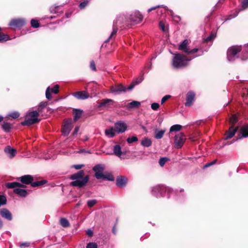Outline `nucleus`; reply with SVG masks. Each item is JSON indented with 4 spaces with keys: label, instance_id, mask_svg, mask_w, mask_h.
<instances>
[{
    "label": "nucleus",
    "instance_id": "1",
    "mask_svg": "<svg viewBox=\"0 0 248 248\" xmlns=\"http://www.w3.org/2000/svg\"><path fill=\"white\" fill-rule=\"evenodd\" d=\"M84 171L79 170L76 173L71 176L70 179L74 180L71 183V186H78L81 187L84 186L89 180V176L83 177Z\"/></svg>",
    "mask_w": 248,
    "mask_h": 248
},
{
    "label": "nucleus",
    "instance_id": "2",
    "mask_svg": "<svg viewBox=\"0 0 248 248\" xmlns=\"http://www.w3.org/2000/svg\"><path fill=\"white\" fill-rule=\"evenodd\" d=\"M191 59H187L184 55L176 54L172 61V65L176 68H180L187 65L188 62Z\"/></svg>",
    "mask_w": 248,
    "mask_h": 248
},
{
    "label": "nucleus",
    "instance_id": "3",
    "mask_svg": "<svg viewBox=\"0 0 248 248\" xmlns=\"http://www.w3.org/2000/svg\"><path fill=\"white\" fill-rule=\"evenodd\" d=\"M38 116L39 113L37 111H31L26 115L25 121L21 124L23 125H30L35 124L39 121Z\"/></svg>",
    "mask_w": 248,
    "mask_h": 248
},
{
    "label": "nucleus",
    "instance_id": "4",
    "mask_svg": "<svg viewBox=\"0 0 248 248\" xmlns=\"http://www.w3.org/2000/svg\"><path fill=\"white\" fill-rule=\"evenodd\" d=\"M241 46H233L230 47L227 52V58L230 62L233 61L235 59L236 54L241 51Z\"/></svg>",
    "mask_w": 248,
    "mask_h": 248
},
{
    "label": "nucleus",
    "instance_id": "5",
    "mask_svg": "<svg viewBox=\"0 0 248 248\" xmlns=\"http://www.w3.org/2000/svg\"><path fill=\"white\" fill-rule=\"evenodd\" d=\"M134 85H131L126 88L122 85H118L114 86H112L110 88V92L115 94H119L123 92H125L127 90H131L133 88Z\"/></svg>",
    "mask_w": 248,
    "mask_h": 248
},
{
    "label": "nucleus",
    "instance_id": "6",
    "mask_svg": "<svg viewBox=\"0 0 248 248\" xmlns=\"http://www.w3.org/2000/svg\"><path fill=\"white\" fill-rule=\"evenodd\" d=\"M188 41L186 39L179 45V49L187 54H194L198 50V48H194L190 50L188 46Z\"/></svg>",
    "mask_w": 248,
    "mask_h": 248
},
{
    "label": "nucleus",
    "instance_id": "7",
    "mask_svg": "<svg viewBox=\"0 0 248 248\" xmlns=\"http://www.w3.org/2000/svg\"><path fill=\"white\" fill-rule=\"evenodd\" d=\"M186 137L183 133H180L175 136L174 144L177 148H180L186 140Z\"/></svg>",
    "mask_w": 248,
    "mask_h": 248
},
{
    "label": "nucleus",
    "instance_id": "8",
    "mask_svg": "<svg viewBox=\"0 0 248 248\" xmlns=\"http://www.w3.org/2000/svg\"><path fill=\"white\" fill-rule=\"evenodd\" d=\"M73 127V125L71 119L65 120L62 130L63 134L65 136L68 135L70 133Z\"/></svg>",
    "mask_w": 248,
    "mask_h": 248
},
{
    "label": "nucleus",
    "instance_id": "9",
    "mask_svg": "<svg viewBox=\"0 0 248 248\" xmlns=\"http://www.w3.org/2000/svg\"><path fill=\"white\" fill-rule=\"evenodd\" d=\"M105 170V166L101 164H99L95 166L93 168V170L95 171V176L97 179H100L103 178L104 174H103V170Z\"/></svg>",
    "mask_w": 248,
    "mask_h": 248
},
{
    "label": "nucleus",
    "instance_id": "10",
    "mask_svg": "<svg viewBox=\"0 0 248 248\" xmlns=\"http://www.w3.org/2000/svg\"><path fill=\"white\" fill-rule=\"evenodd\" d=\"M127 127L126 124L122 121L116 123L114 126V128L117 133H124L126 131Z\"/></svg>",
    "mask_w": 248,
    "mask_h": 248
},
{
    "label": "nucleus",
    "instance_id": "11",
    "mask_svg": "<svg viewBox=\"0 0 248 248\" xmlns=\"http://www.w3.org/2000/svg\"><path fill=\"white\" fill-rule=\"evenodd\" d=\"M73 96L78 99L84 100L89 97V94L86 91H79L74 93Z\"/></svg>",
    "mask_w": 248,
    "mask_h": 248
},
{
    "label": "nucleus",
    "instance_id": "12",
    "mask_svg": "<svg viewBox=\"0 0 248 248\" xmlns=\"http://www.w3.org/2000/svg\"><path fill=\"white\" fill-rule=\"evenodd\" d=\"M195 93L192 92H189L186 94V102L185 106L186 107L191 106L194 100Z\"/></svg>",
    "mask_w": 248,
    "mask_h": 248
},
{
    "label": "nucleus",
    "instance_id": "13",
    "mask_svg": "<svg viewBox=\"0 0 248 248\" xmlns=\"http://www.w3.org/2000/svg\"><path fill=\"white\" fill-rule=\"evenodd\" d=\"M113 100L110 99H103L100 102L99 107L109 108L111 107V106L113 105Z\"/></svg>",
    "mask_w": 248,
    "mask_h": 248
},
{
    "label": "nucleus",
    "instance_id": "14",
    "mask_svg": "<svg viewBox=\"0 0 248 248\" xmlns=\"http://www.w3.org/2000/svg\"><path fill=\"white\" fill-rule=\"evenodd\" d=\"M0 214L1 216L8 220L12 219V215L11 213L6 208H2L0 210Z\"/></svg>",
    "mask_w": 248,
    "mask_h": 248
},
{
    "label": "nucleus",
    "instance_id": "15",
    "mask_svg": "<svg viewBox=\"0 0 248 248\" xmlns=\"http://www.w3.org/2000/svg\"><path fill=\"white\" fill-rule=\"evenodd\" d=\"M25 23L24 20L22 19H14L12 20L10 23L9 26L11 27H20L23 26Z\"/></svg>",
    "mask_w": 248,
    "mask_h": 248
},
{
    "label": "nucleus",
    "instance_id": "16",
    "mask_svg": "<svg viewBox=\"0 0 248 248\" xmlns=\"http://www.w3.org/2000/svg\"><path fill=\"white\" fill-rule=\"evenodd\" d=\"M143 16L139 12H135L131 16V20L136 24L142 20Z\"/></svg>",
    "mask_w": 248,
    "mask_h": 248
},
{
    "label": "nucleus",
    "instance_id": "17",
    "mask_svg": "<svg viewBox=\"0 0 248 248\" xmlns=\"http://www.w3.org/2000/svg\"><path fill=\"white\" fill-rule=\"evenodd\" d=\"M127 178L124 176H119L116 178V185L119 187L124 186L127 183Z\"/></svg>",
    "mask_w": 248,
    "mask_h": 248
},
{
    "label": "nucleus",
    "instance_id": "18",
    "mask_svg": "<svg viewBox=\"0 0 248 248\" xmlns=\"http://www.w3.org/2000/svg\"><path fill=\"white\" fill-rule=\"evenodd\" d=\"M237 129H238L237 127L234 128L233 126L232 125L230 127L229 130L226 132V134H225L226 137H225V139L227 140V139L232 138L235 134L237 130Z\"/></svg>",
    "mask_w": 248,
    "mask_h": 248
},
{
    "label": "nucleus",
    "instance_id": "19",
    "mask_svg": "<svg viewBox=\"0 0 248 248\" xmlns=\"http://www.w3.org/2000/svg\"><path fill=\"white\" fill-rule=\"evenodd\" d=\"M21 182L23 184L28 185L31 183L33 181V178L31 175H25L20 178Z\"/></svg>",
    "mask_w": 248,
    "mask_h": 248
},
{
    "label": "nucleus",
    "instance_id": "20",
    "mask_svg": "<svg viewBox=\"0 0 248 248\" xmlns=\"http://www.w3.org/2000/svg\"><path fill=\"white\" fill-rule=\"evenodd\" d=\"M4 151L10 158L14 157L16 154V150L10 146L6 147Z\"/></svg>",
    "mask_w": 248,
    "mask_h": 248
},
{
    "label": "nucleus",
    "instance_id": "21",
    "mask_svg": "<svg viewBox=\"0 0 248 248\" xmlns=\"http://www.w3.org/2000/svg\"><path fill=\"white\" fill-rule=\"evenodd\" d=\"M116 131L112 127L107 129L105 130V135L108 138H111L115 136Z\"/></svg>",
    "mask_w": 248,
    "mask_h": 248
},
{
    "label": "nucleus",
    "instance_id": "22",
    "mask_svg": "<svg viewBox=\"0 0 248 248\" xmlns=\"http://www.w3.org/2000/svg\"><path fill=\"white\" fill-rule=\"evenodd\" d=\"M6 186L8 188H16L18 187H25L24 185L18 182L8 183L6 184Z\"/></svg>",
    "mask_w": 248,
    "mask_h": 248
},
{
    "label": "nucleus",
    "instance_id": "23",
    "mask_svg": "<svg viewBox=\"0 0 248 248\" xmlns=\"http://www.w3.org/2000/svg\"><path fill=\"white\" fill-rule=\"evenodd\" d=\"M73 116L74 120L75 122L77 121L79 118H80L82 114V110L78 109H73Z\"/></svg>",
    "mask_w": 248,
    "mask_h": 248
},
{
    "label": "nucleus",
    "instance_id": "24",
    "mask_svg": "<svg viewBox=\"0 0 248 248\" xmlns=\"http://www.w3.org/2000/svg\"><path fill=\"white\" fill-rule=\"evenodd\" d=\"M14 192L15 193L17 194L21 197H26L27 195V192L26 190L19 188H15Z\"/></svg>",
    "mask_w": 248,
    "mask_h": 248
},
{
    "label": "nucleus",
    "instance_id": "25",
    "mask_svg": "<svg viewBox=\"0 0 248 248\" xmlns=\"http://www.w3.org/2000/svg\"><path fill=\"white\" fill-rule=\"evenodd\" d=\"M113 151L114 154L118 157H120L122 155L121 146L118 144L113 147Z\"/></svg>",
    "mask_w": 248,
    "mask_h": 248
},
{
    "label": "nucleus",
    "instance_id": "26",
    "mask_svg": "<svg viewBox=\"0 0 248 248\" xmlns=\"http://www.w3.org/2000/svg\"><path fill=\"white\" fill-rule=\"evenodd\" d=\"M141 144L144 147H148L151 145L152 141L150 139L145 138L141 140Z\"/></svg>",
    "mask_w": 248,
    "mask_h": 248
},
{
    "label": "nucleus",
    "instance_id": "27",
    "mask_svg": "<svg viewBox=\"0 0 248 248\" xmlns=\"http://www.w3.org/2000/svg\"><path fill=\"white\" fill-rule=\"evenodd\" d=\"M243 60H246L248 58V44L245 45L243 50Z\"/></svg>",
    "mask_w": 248,
    "mask_h": 248
},
{
    "label": "nucleus",
    "instance_id": "28",
    "mask_svg": "<svg viewBox=\"0 0 248 248\" xmlns=\"http://www.w3.org/2000/svg\"><path fill=\"white\" fill-rule=\"evenodd\" d=\"M140 102L133 101L129 103L127 105V107L128 108H137L140 106Z\"/></svg>",
    "mask_w": 248,
    "mask_h": 248
},
{
    "label": "nucleus",
    "instance_id": "29",
    "mask_svg": "<svg viewBox=\"0 0 248 248\" xmlns=\"http://www.w3.org/2000/svg\"><path fill=\"white\" fill-rule=\"evenodd\" d=\"M165 132V130H161L159 131L156 130L155 131V138L156 139H161Z\"/></svg>",
    "mask_w": 248,
    "mask_h": 248
},
{
    "label": "nucleus",
    "instance_id": "30",
    "mask_svg": "<svg viewBox=\"0 0 248 248\" xmlns=\"http://www.w3.org/2000/svg\"><path fill=\"white\" fill-rule=\"evenodd\" d=\"M241 133L243 137L246 138L248 137V126H243L241 129Z\"/></svg>",
    "mask_w": 248,
    "mask_h": 248
},
{
    "label": "nucleus",
    "instance_id": "31",
    "mask_svg": "<svg viewBox=\"0 0 248 248\" xmlns=\"http://www.w3.org/2000/svg\"><path fill=\"white\" fill-rule=\"evenodd\" d=\"M119 20V19L118 18L114 22V24H117L118 22V21ZM117 31V28L116 27V25H113V31H112V32H111L109 38L108 39V40H109L112 36H113V35H115L116 32Z\"/></svg>",
    "mask_w": 248,
    "mask_h": 248
},
{
    "label": "nucleus",
    "instance_id": "32",
    "mask_svg": "<svg viewBox=\"0 0 248 248\" xmlns=\"http://www.w3.org/2000/svg\"><path fill=\"white\" fill-rule=\"evenodd\" d=\"M48 105V103L46 101H45V102H41L39 105H38V113L39 112H41L42 110L45 108Z\"/></svg>",
    "mask_w": 248,
    "mask_h": 248
},
{
    "label": "nucleus",
    "instance_id": "33",
    "mask_svg": "<svg viewBox=\"0 0 248 248\" xmlns=\"http://www.w3.org/2000/svg\"><path fill=\"white\" fill-rule=\"evenodd\" d=\"M182 126L181 125L179 124H175L172 126H171L170 129V132H174V131H178L181 129Z\"/></svg>",
    "mask_w": 248,
    "mask_h": 248
},
{
    "label": "nucleus",
    "instance_id": "34",
    "mask_svg": "<svg viewBox=\"0 0 248 248\" xmlns=\"http://www.w3.org/2000/svg\"><path fill=\"white\" fill-rule=\"evenodd\" d=\"M60 224L63 227H67L70 225L68 220L64 218H62L60 219Z\"/></svg>",
    "mask_w": 248,
    "mask_h": 248
},
{
    "label": "nucleus",
    "instance_id": "35",
    "mask_svg": "<svg viewBox=\"0 0 248 248\" xmlns=\"http://www.w3.org/2000/svg\"><path fill=\"white\" fill-rule=\"evenodd\" d=\"M2 127L4 130L9 132L12 127V125L9 123H5L2 124Z\"/></svg>",
    "mask_w": 248,
    "mask_h": 248
},
{
    "label": "nucleus",
    "instance_id": "36",
    "mask_svg": "<svg viewBox=\"0 0 248 248\" xmlns=\"http://www.w3.org/2000/svg\"><path fill=\"white\" fill-rule=\"evenodd\" d=\"M7 199L5 196L0 195V207L6 203Z\"/></svg>",
    "mask_w": 248,
    "mask_h": 248
},
{
    "label": "nucleus",
    "instance_id": "37",
    "mask_svg": "<svg viewBox=\"0 0 248 248\" xmlns=\"http://www.w3.org/2000/svg\"><path fill=\"white\" fill-rule=\"evenodd\" d=\"M237 122V117L235 115H232L230 119V124L233 126Z\"/></svg>",
    "mask_w": 248,
    "mask_h": 248
},
{
    "label": "nucleus",
    "instance_id": "38",
    "mask_svg": "<svg viewBox=\"0 0 248 248\" xmlns=\"http://www.w3.org/2000/svg\"><path fill=\"white\" fill-rule=\"evenodd\" d=\"M7 116L8 117H11L13 119H16L19 116V113L17 111H15L13 112H12L11 113H9Z\"/></svg>",
    "mask_w": 248,
    "mask_h": 248
},
{
    "label": "nucleus",
    "instance_id": "39",
    "mask_svg": "<svg viewBox=\"0 0 248 248\" xmlns=\"http://www.w3.org/2000/svg\"><path fill=\"white\" fill-rule=\"evenodd\" d=\"M169 160V159L167 157H162L159 159V164L160 166L163 167L165 165V163Z\"/></svg>",
    "mask_w": 248,
    "mask_h": 248
},
{
    "label": "nucleus",
    "instance_id": "40",
    "mask_svg": "<svg viewBox=\"0 0 248 248\" xmlns=\"http://www.w3.org/2000/svg\"><path fill=\"white\" fill-rule=\"evenodd\" d=\"M138 138L135 136H132L131 137H129L127 138V141L128 143H131L134 142L138 141Z\"/></svg>",
    "mask_w": 248,
    "mask_h": 248
},
{
    "label": "nucleus",
    "instance_id": "41",
    "mask_svg": "<svg viewBox=\"0 0 248 248\" xmlns=\"http://www.w3.org/2000/svg\"><path fill=\"white\" fill-rule=\"evenodd\" d=\"M31 25L32 27L36 28L39 26L38 21L35 19H32L31 22Z\"/></svg>",
    "mask_w": 248,
    "mask_h": 248
},
{
    "label": "nucleus",
    "instance_id": "42",
    "mask_svg": "<svg viewBox=\"0 0 248 248\" xmlns=\"http://www.w3.org/2000/svg\"><path fill=\"white\" fill-rule=\"evenodd\" d=\"M102 178L106 179L109 181H114V178L113 176L111 174H108L107 175H104Z\"/></svg>",
    "mask_w": 248,
    "mask_h": 248
},
{
    "label": "nucleus",
    "instance_id": "43",
    "mask_svg": "<svg viewBox=\"0 0 248 248\" xmlns=\"http://www.w3.org/2000/svg\"><path fill=\"white\" fill-rule=\"evenodd\" d=\"M45 183V181H37L31 183V186L33 187H36L41 186Z\"/></svg>",
    "mask_w": 248,
    "mask_h": 248
},
{
    "label": "nucleus",
    "instance_id": "44",
    "mask_svg": "<svg viewBox=\"0 0 248 248\" xmlns=\"http://www.w3.org/2000/svg\"><path fill=\"white\" fill-rule=\"evenodd\" d=\"M96 200H89V201H88L87 204H88V206L89 207H92L94 205H95L96 204Z\"/></svg>",
    "mask_w": 248,
    "mask_h": 248
},
{
    "label": "nucleus",
    "instance_id": "45",
    "mask_svg": "<svg viewBox=\"0 0 248 248\" xmlns=\"http://www.w3.org/2000/svg\"><path fill=\"white\" fill-rule=\"evenodd\" d=\"M49 90H50V88L49 87H48L46 90V98L48 99V100H50L52 98V96H51V95L50 93V91H49Z\"/></svg>",
    "mask_w": 248,
    "mask_h": 248
},
{
    "label": "nucleus",
    "instance_id": "46",
    "mask_svg": "<svg viewBox=\"0 0 248 248\" xmlns=\"http://www.w3.org/2000/svg\"><path fill=\"white\" fill-rule=\"evenodd\" d=\"M87 248H97V246L95 243H89L87 246Z\"/></svg>",
    "mask_w": 248,
    "mask_h": 248
},
{
    "label": "nucleus",
    "instance_id": "47",
    "mask_svg": "<svg viewBox=\"0 0 248 248\" xmlns=\"http://www.w3.org/2000/svg\"><path fill=\"white\" fill-rule=\"evenodd\" d=\"M51 92L56 94L59 92V85H56L54 87L51 89Z\"/></svg>",
    "mask_w": 248,
    "mask_h": 248
},
{
    "label": "nucleus",
    "instance_id": "48",
    "mask_svg": "<svg viewBox=\"0 0 248 248\" xmlns=\"http://www.w3.org/2000/svg\"><path fill=\"white\" fill-rule=\"evenodd\" d=\"M159 107V104L157 103H154L151 105V108L153 110H157Z\"/></svg>",
    "mask_w": 248,
    "mask_h": 248
},
{
    "label": "nucleus",
    "instance_id": "49",
    "mask_svg": "<svg viewBox=\"0 0 248 248\" xmlns=\"http://www.w3.org/2000/svg\"><path fill=\"white\" fill-rule=\"evenodd\" d=\"M216 37V34L214 33H212L210 36H209L207 38L205 39V41L206 42H208L212 39L215 38Z\"/></svg>",
    "mask_w": 248,
    "mask_h": 248
},
{
    "label": "nucleus",
    "instance_id": "50",
    "mask_svg": "<svg viewBox=\"0 0 248 248\" xmlns=\"http://www.w3.org/2000/svg\"><path fill=\"white\" fill-rule=\"evenodd\" d=\"M170 97V96L169 95H166L164 96L161 99V104H163L165 103L168 99H169Z\"/></svg>",
    "mask_w": 248,
    "mask_h": 248
},
{
    "label": "nucleus",
    "instance_id": "51",
    "mask_svg": "<svg viewBox=\"0 0 248 248\" xmlns=\"http://www.w3.org/2000/svg\"><path fill=\"white\" fill-rule=\"evenodd\" d=\"M248 7V0H244L242 2V7L245 9Z\"/></svg>",
    "mask_w": 248,
    "mask_h": 248
},
{
    "label": "nucleus",
    "instance_id": "52",
    "mask_svg": "<svg viewBox=\"0 0 248 248\" xmlns=\"http://www.w3.org/2000/svg\"><path fill=\"white\" fill-rule=\"evenodd\" d=\"M159 26H160L161 29L163 31H166V29L165 28V25H164V24L162 22H160V23H159Z\"/></svg>",
    "mask_w": 248,
    "mask_h": 248
},
{
    "label": "nucleus",
    "instance_id": "53",
    "mask_svg": "<svg viewBox=\"0 0 248 248\" xmlns=\"http://www.w3.org/2000/svg\"><path fill=\"white\" fill-rule=\"evenodd\" d=\"M90 67L93 70V71L96 70V67H95V63L93 61H92L91 62Z\"/></svg>",
    "mask_w": 248,
    "mask_h": 248
},
{
    "label": "nucleus",
    "instance_id": "54",
    "mask_svg": "<svg viewBox=\"0 0 248 248\" xmlns=\"http://www.w3.org/2000/svg\"><path fill=\"white\" fill-rule=\"evenodd\" d=\"M163 189V187L162 186L161 187L160 186H157L156 187H155L153 189V192H155V191H159V190H160L161 189Z\"/></svg>",
    "mask_w": 248,
    "mask_h": 248
},
{
    "label": "nucleus",
    "instance_id": "55",
    "mask_svg": "<svg viewBox=\"0 0 248 248\" xmlns=\"http://www.w3.org/2000/svg\"><path fill=\"white\" fill-rule=\"evenodd\" d=\"M86 233L89 236H92L93 234V232L91 229H88L86 231Z\"/></svg>",
    "mask_w": 248,
    "mask_h": 248
},
{
    "label": "nucleus",
    "instance_id": "56",
    "mask_svg": "<svg viewBox=\"0 0 248 248\" xmlns=\"http://www.w3.org/2000/svg\"><path fill=\"white\" fill-rule=\"evenodd\" d=\"M29 246H30V243H29V242L23 243L21 244L20 245V247H28Z\"/></svg>",
    "mask_w": 248,
    "mask_h": 248
},
{
    "label": "nucleus",
    "instance_id": "57",
    "mask_svg": "<svg viewBox=\"0 0 248 248\" xmlns=\"http://www.w3.org/2000/svg\"><path fill=\"white\" fill-rule=\"evenodd\" d=\"M87 4V2H86V1L82 2L80 4L79 7H80V8H83L86 6Z\"/></svg>",
    "mask_w": 248,
    "mask_h": 248
},
{
    "label": "nucleus",
    "instance_id": "58",
    "mask_svg": "<svg viewBox=\"0 0 248 248\" xmlns=\"http://www.w3.org/2000/svg\"><path fill=\"white\" fill-rule=\"evenodd\" d=\"M83 166V165H75L73 166V167L77 170L80 169Z\"/></svg>",
    "mask_w": 248,
    "mask_h": 248
},
{
    "label": "nucleus",
    "instance_id": "59",
    "mask_svg": "<svg viewBox=\"0 0 248 248\" xmlns=\"http://www.w3.org/2000/svg\"><path fill=\"white\" fill-rule=\"evenodd\" d=\"M78 130H79V127L78 126L76 127L75 129H74V131L73 132V134L74 135H76L78 133Z\"/></svg>",
    "mask_w": 248,
    "mask_h": 248
},
{
    "label": "nucleus",
    "instance_id": "60",
    "mask_svg": "<svg viewBox=\"0 0 248 248\" xmlns=\"http://www.w3.org/2000/svg\"><path fill=\"white\" fill-rule=\"evenodd\" d=\"M159 7V6L152 7V8H151L148 9V12H151L152 10H155L156 7Z\"/></svg>",
    "mask_w": 248,
    "mask_h": 248
},
{
    "label": "nucleus",
    "instance_id": "61",
    "mask_svg": "<svg viewBox=\"0 0 248 248\" xmlns=\"http://www.w3.org/2000/svg\"><path fill=\"white\" fill-rule=\"evenodd\" d=\"M214 163H215V162H212L211 163L206 164V165H205V167H209V166H211V165L214 164Z\"/></svg>",
    "mask_w": 248,
    "mask_h": 248
},
{
    "label": "nucleus",
    "instance_id": "62",
    "mask_svg": "<svg viewBox=\"0 0 248 248\" xmlns=\"http://www.w3.org/2000/svg\"><path fill=\"white\" fill-rule=\"evenodd\" d=\"M2 225H3L2 222L1 220V219L0 218V229H1L2 228Z\"/></svg>",
    "mask_w": 248,
    "mask_h": 248
},
{
    "label": "nucleus",
    "instance_id": "63",
    "mask_svg": "<svg viewBox=\"0 0 248 248\" xmlns=\"http://www.w3.org/2000/svg\"><path fill=\"white\" fill-rule=\"evenodd\" d=\"M3 120V117L0 116V122Z\"/></svg>",
    "mask_w": 248,
    "mask_h": 248
},
{
    "label": "nucleus",
    "instance_id": "64",
    "mask_svg": "<svg viewBox=\"0 0 248 248\" xmlns=\"http://www.w3.org/2000/svg\"><path fill=\"white\" fill-rule=\"evenodd\" d=\"M237 14H238V12H237V13H236V14H235V15H234L232 17H235V16L237 15Z\"/></svg>",
    "mask_w": 248,
    "mask_h": 248
}]
</instances>
